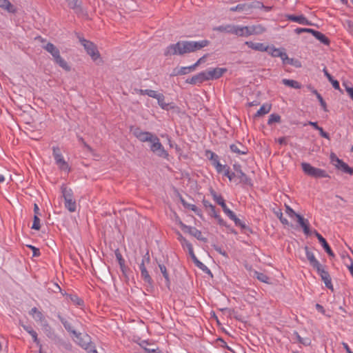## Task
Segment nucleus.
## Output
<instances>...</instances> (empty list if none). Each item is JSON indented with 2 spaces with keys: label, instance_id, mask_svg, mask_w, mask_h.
I'll list each match as a JSON object with an SVG mask.
<instances>
[{
  "label": "nucleus",
  "instance_id": "18",
  "mask_svg": "<svg viewBox=\"0 0 353 353\" xmlns=\"http://www.w3.org/2000/svg\"><path fill=\"white\" fill-rule=\"evenodd\" d=\"M287 17H288V19H289L292 21H294V22H296L301 25H309L310 24L308 20L302 14L299 15V16L290 14V15H288Z\"/></svg>",
  "mask_w": 353,
  "mask_h": 353
},
{
  "label": "nucleus",
  "instance_id": "31",
  "mask_svg": "<svg viewBox=\"0 0 353 353\" xmlns=\"http://www.w3.org/2000/svg\"><path fill=\"white\" fill-rule=\"evenodd\" d=\"M283 49L276 48L274 47L268 48L269 54L273 57H279L283 52Z\"/></svg>",
  "mask_w": 353,
  "mask_h": 353
},
{
  "label": "nucleus",
  "instance_id": "11",
  "mask_svg": "<svg viewBox=\"0 0 353 353\" xmlns=\"http://www.w3.org/2000/svg\"><path fill=\"white\" fill-rule=\"evenodd\" d=\"M316 270L323 281L325 286L329 289L333 290L331 277L329 273L325 270L324 267L321 265Z\"/></svg>",
  "mask_w": 353,
  "mask_h": 353
},
{
  "label": "nucleus",
  "instance_id": "17",
  "mask_svg": "<svg viewBox=\"0 0 353 353\" xmlns=\"http://www.w3.org/2000/svg\"><path fill=\"white\" fill-rule=\"evenodd\" d=\"M181 245L183 246V248L184 249L186 248L188 250L189 254L191 256L192 259L197 263L198 266H200V265H202V263L197 260V259L194 253L192 245L188 241H187L185 239V242L181 243Z\"/></svg>",
  "mask_w": 353,
  "mask_h": 353
},
{
  "label": "nucleus",
  "instance_id": "63",
  "mask_svg": "<svg viewBox=\"0 0 353 353\" xmlns=\"http://www.w3.org/2000/svg\"><path fill=\"white\" fill-rule=\"evenodd\" d=\"M346 92L350 95V98L353 100V87H347Z\"/></svg>",
  "mask_w": 353,
  "mask_h": 353
},
{
  "label": "nucleus",
  "instance_id": "4",
  "mask_svg": "<svg viewBox=\"0 0 353 353\" xmlns=\"http://www.w3.org/2000/svg\"><path fill=\"white\" fill-rule=\"evenodd\" d=\"M301 168L304 173L314 178H328L330 175L323 169L315 168L308 163H301Z\"/></svg>",
  "mask_w": 353,
  "mask_h": 353
},
{
  "label": "nucleus",
  "instance_id": "19",
  "mask_svg": "<svg viewBox=\"0 0 353 353\" xmlns=\"http://www.w3.org/2000/svg\"><path fill=\"white\" fill-rule=\"evenodd\" d=\"M245 45H247L249 48L257 51L265 52L268 50V47L265 46L263 43H261L246 41Z\"/></svg>",
  "mask_w": 353,
  "mask_h": 353
},
{
  "label": "nucleus",
  "instance_id": "51",
  "mask_svg": "<svg viewBox=\"0 0 353 353\" xmlns=\"http://www.w3.org/2000/svg\"><path fill=\"white\" fill-rule=\"evenodd\" d=\"M206 57L207 55H204L200 59H199L198 61L194 64H193L194 69L202 63H204L205 61Z\"/></svg>",
  "mask_w": 353,
  "mask_h": 353
},
{
  "label": "nucleus",
  "instance_id": "7",
  "mask_svg": "<svg viewBox=\"0 0 353 353\" xmlns=\"http://www.w3.org/2000/svg\"><path fill=\"white\" fill-rule=\"evenodd\" d=\"M150 150L152 152L161 158L168 159V153L161 143L159 139L156 136L151 141Z\"/></svg>",
  "mask_w": 353,
  "mask_h": 353
},
{
  "label": "nucleus",
  "instance_id": "28",
  "mask_svg": "<svg viewBox=\"0 0 353 353\" xmlns=\"http://www.w3.org/2000/svg\"><path fill=\"white\" fill-rule=\"evenodd\" d=\"M156 99L157 100L159 105L162 109L168 110L169 108V104L165 102V97L163 94L160 93Z\"/></svg>",
  "mask_w": 353,
  "mask_h": 353
},
{
  "label": "nucleus",
  "instance_id": "26",
  "mask_svg": "<svg viewBox=\"0 0 353 353\" xmlns=\"http://www.w3.org/2000/svg\"><path fill=\"white\" fill-rule=\"evenodd\" d=\"M0 7L10 12H14L15 8L8 0H0Z\"/></svg>",
  "mask_w": 353,
  "mask_h": 353
},
{
  "label": "nucleus",
  "instance_id": "48",
  "mask_svg": "<svg viewBox=\"0 0 353 353\" xmlns=\"http://www.w3.org/2000/svg\"><path fill=\"white\" fill-rule=\"evenodd\" d=\"M295 32L297 34H301L302 32H310L313 34V32H314V30L310 29V28H298L295 30Z\"/></svg>",
  "mask_w": 353,
  "mask_h": 353
},
{
  "label": "nucleus",
  "instance_id": "24",
  "mask_svg": "<svg viewBox=\"0 0 353 353\" xmlns=\"http://www.w3.org/2000/svg\"><path fill=\"white\" fill-rule=\"evenodd\" d=\"M282 83L286 86L291 87L295 89H299L301 88V85L298 81L294 80L283 79L282 80Z\"/></svg>",
  "mask_w": 353,
  "mask_h": 353
},
{
  "label": "nucleus",
  "instance_id": "21",
  "mask_svg": "<svg viewBox=\"0 0 353 353\" xmlns=\"http://www.w3.org/2000/svg\"><path fill=\"white\" fill-rule=\"evenodd\" d=\"M181 202L183 203V205L185 208L193 211L199 216H202L201 210L196 205L192 204V203H188L186 201H185L184 200H182Z\"/></svg>",
  "mask_w": 353,
  "mask_h": 353
},
{
  "label": "nucleus",
  "instance_id": "16",
  "mask_svg": "<svg viewBox=\"0 0 353 353\" xmlns=\"http://www.w3.org/2000/svg\"><path fill=\"white\" fill-rule=\"evenodd\" d=\"M297 221L303 228L304 233L306 235H309L310 234V223L307 219H305L302 216L297 215Z\"/></svg>",
  "mask_w": 353,
  "mask_h": 353
},
{
  "label": "nucleus",
  "instance_id": "36",
  "mask_svg": "<svg viewBox=\"0 0 353 353\" xmlns=\"http://www.w3.org/2000/svg\"><path fill=\"white\" fill-rule=\"evenodd\" d=\"M159 269L161 270V272L162 273L163 276L165 279L167 285H169V284H170V279H169V276H168V274L167 272V270H166L165 266L163 265H159Z\"/></svg>",
  "mask_w": 353,
  "mask_h": 353
},
{
  "label": "nucleus",
  "instance_id": "22",
  "mask_svg": "<svg viewBox=\"0 0 353 353\" xmlns=\"http://www.w3.org/2000/svg\"><path fill=\"white\" fill-rule=\"evenodd\" d=\"M54 62L58 64L61 68H63L65 71H70V67L67 63V61L63 59L61 55L55 59Z\"/></svg>",
  "mask_w": 353,
  "mask_h": 353
},
{
  "label": "nucleus",
  "instance_id": "59",
  "mask_svg": "<svg viewBox=\"0 0 353 353\" xmlns=\"http://www.w3.org/2000/svg\"><path fill=\"white\" fill-rule=\"evenodd\" d=\"M215 219L217 220L218 223L221 225H225V222L224 220L220 216L219 214H215Z\"/></svg>",
  "mask_w": 353,
  "mask_h": 353
},
{
  "label": "nucleus",
  "instance_id": "39",
  "mask_svg": "<svg viewBox=\"0 0 353 353\" xmlns=\"http://www.w3.org/2000/svg\"><path fill=\"white\" fill-rule=\"evenodd\" d=\"M276 216L279 219L280 221L285 225H288L289 222L287 219L283 216V213L281 210L276 211L275 212Z\"/></svg>",
  "mask_w": 353,
  "mask_h": 353
},
{
  "label": "nucleus",
  "instance_id": "8",
  "mask_svg": "<svg viewBox=\"0 0 353 353\" xmlns=\"http://www.w3.org/2000/svg\"><path fill=\"white\" fill-rule=\"evenodd\" d=\"M263 31L264 29L261 26H239L238 36L248 37L252 34L261 33Z\"/></svg>",
  "mask_w": 353,
  "mask_h": 353
},
{
  "label": "nucleus",
  "instance_id": "15",
  "mask_svg": "<svg viewBox=\"0 0 353 353\" xmlns=\"http://www.w3.org/2000/svg\"><path fill=\"white\" fill-rule=\"evenodd\" d=\"M43 48L52 56L54 60L60 56L59 50L53 43H48Z\"/></svg>",
  "mask_w": 353,
  "mask_h": 353
},
{
  "label": "nucleus",
  "instance_id": "6",
  "mask_svg": "<svg viewBox=\"0 0 353 353\" xmlns=\"http://www.w3.org/2000/svg\"><path fill=\"white\" fill-rule=\"evenodd\" d=\"M62 194L65 200V207L70 212H75L77 210V203L73 199L72 190L67 188H62Z\"/></svg>",
  "mask_w": 353,
  "mask_h": 353
},
{
  "label": "nucleus",
  "instance_id": "20",
  "mask_svg": "<svg viewBox=\"0 0 353 353\" xmlns=\"http://www.w3.org/2000/svg\"><path fill=\"white\" fill-rule=\"evenodd\" d=\"M334 166L344 172L353 174V169L349 167V165L342 160H339L338 163H334Z\"/></svg>",
  "mask_w": 353,
  "mask_h": 353
},
{
  "label": "nucleus",
  "instance_id": "1",
  "mask_svg": "<svg viewBox=\"0 0 353 353\" xmlns=\"http://www.w3.org/2000/svg\"><path fill=\"white\" fill-rule=\"evenodd\" d=\"M209 44V41L201 40L199 41H182L175 44L169 46L165 52V55H183L184 54L194 52Z\"/></svg>",
  "mask_w": 353,
  "mask_h": 353
},
{
  "label": "nucleus",
  "instance_id": "5",
  "mask_svg": "<svg viewBox=\"0 0 353 353\" xmlns=\"http://www.w3.org/2000/svg\"><path fill=\"white\" fill-rule=\"evenodd\" d=\"M52 152L55 163L58 168L62 171L69 172L70 168L68 163L65 161L64 157L61 152L60 148L59 147H53Z\"/></svg>",
  "mask_w": 353,
  "mask_h": 353
},
{
  "label": "nucleus",
  "instance_id": "12",
  "mask_svg": "<svg viewBox=\"0 0 353 353\" xmlns=\"http://www.w3.org/2000/svg\"><path fill=\"white\" fill-rule=\"evenodd\" d=\"M305 255L306 257L310 264V265L315 270L319 268L322 265L319 263V261L316 259L314 254L310 250L308 247L305 248Z\"/></svg>",
  "mask_w": 353,
  "mask_h": 353
},
{
  "label": "nucleus",
  "instance_id": "25",
  "mask_svg": "<svg viewBox=\"0 0 353 353\" xmlns=\"http://www.w3.org/2000/svg\"><path fill=\"white\" fill-rule=\"evenodd\" d=\"M313 36L324 44L328 45L330 43L329 39L319 31L314 30V32H313Z\"/></svg>",
  "mask_w": 353,
  "mask_h": 353
},
{
  "label": "nucleus",
  "instance_id": "34",
  "mask_svg": "<svg viewBox=\"0 0 353 353\" xmlns=\"http://www.w3.org/2000/svg\"><path fill=\"white\" fill-rule=\"evenodd\" d=\"M296 337L297 341L304 345H310L311 344V339L308 337L302 338L298 333H296Z\"/></svg>",
  "mask_w": 353,
  "mask_h": 353
},
{
  "label": "nucleus",
  "instance_id": "42",
  "mask_svg": "<svg viewBox=\"0 0 353 353\" xmlns=\"http://www.w3.org/2000/svg\"><path fill=\"white\" fill-rule=\"evenodd\" d=\"M313 93L316 96L318 100L319 101L321 106L323 107V108L326 110V103L324 101L323 97H321V95L317 92L316 90H313Z\"/></svg>",
  "mask_w": 353,
  "mask_h": 353
},
{
  "label": "nucleus",
  "instance_id": "30",
  "mask_svg": "<svg viewBox=\"0 0 353 353\" xmlns=\"http://www.w3.org/2000/svg\"><path fill=\"white\" fill-rule=\"evenodd\" d=\"M194 68L193 66V65H190V66H188V67H181L180 68L178 71L175 73L176 75H183V74H186L189 72H190L191 71H193L194 70Z\"/></svg>",
  "mask_w": 353,
  "mask_h": 353
},
{
  "label": "nucleus",
  "instance_id": "29",
  "mask_svg": "<svg viewBox=\"0 0 353 353\" xmlns=\"http://www.w3.org/2000/svg\"><path fill=\"white\" fill-rule=\"evenodd\" d=\"M239 147L243 148L240 143L238 144H232L230 145V150L232 152L236 153V154H247V150H242L239 148Z\"/></svg>",
  "mask_w": 353,
  "mask_h": 353
},
{
  "label": "nucleus",
  "instance_id": "38",
  "mask_svg": "<svg viewBox=\"0 0 353 353\" xmlns=\"http://www.w3.org/2000/svg\"><path fill=\"white\" fill-rule=\"evenodd\" d=\"M198 74H199V77H200V81L203 82L205 81L210 80L208 70L201 72L199 73Z\"/></svg>",
  "mask_w": 353,
  "mask_h": 353
},
{
  "label": "nucleus",
  "instance_id": "60",
  "mask_svg": "<svg viewBox=\"0 0 353 353\" xmlns=\"http://www.w3.org/2000/svg\"><path fill=\"white\" fill-rule=\"evenodd\" d=\"M283 63H285L286 61L289 60V58L288 57V54L285 52L284 50H283L281 57H279Z\"/></svg>",
  "mask_w": 353,
  "mask_h": 353
},
{
  "label": "nucleus",
  "instance_id": "61",
  "mask_svg": "<svg viewBox=\"0 0 353 353\" xmlns=\"http://www.w3.org/2000/svg\"><path fill=\"white\" fill-rule=\"evenodd\" d=\"M320 132V134L324 137V138H326V139H329V135L327 132H324L323 129L321 128V127H319L318 128V130Z\"/></svg>",
  "mask_w": 353,
  "mask_h": 353
},
{
  "label": "nucleus",
  "instance_id": "23",
  "mask_svg": "<svg viewBox=\"0 0 353 353\" xmlns=\"http://www.w3.org/2000/svg\"><path fill=\"white\" fill-rule=\"evenodd\" d=\"M272 105L270 103L263 104L256 112V117H260L266 114L271 110Z\"/></svg>",
  "mask_w": 353,
  "mask_h": 353
},
{
  "label": "nucleus",
  "instance_id": "50",
  "mask_svg": "<svg viewBox=\"0 0 353 353\" xmlns=\"http://www.w3.org/2000/svg\"><path fill=\"white\" fill-rule=\"evenodd\" d=\"M257 279L259 280L264 282V283H268V279H269L268 277L266 275H265V274H263L262 273L258 274Z\"/></svg>",
  "mask_w": 353,
  "mask_h": 353
},
{
  "label": "nucleus",
  "instance_id": "44",
  "mask_svg": "<svg viewBox=\"0 0 353 353\" xmlns=\"http://www.w3.org/2000/svg\"><path fill=\"white\" fill-rule=\"evenodd\" d=\"M236 173H237L239 178L241 179V181H243L245 183H249V179L243 172H242L240 170V171H237Z\"/></svg>",
  "mask_w": 353,
  "mask_h": 353
},
{
  "label": "nucleus",
  "instance_id": "45",
  "mask_svg": "<svg viewBox=\"0 0 353 353\" xmlns=\"http://www.w3.org/2000/svg\"><path fill=\"white\" fill-rule=\"evenodd\" d=\"M215 163L216 164L214 165V167L215 168L216 171L219 173L223 172V171L225 169V168L226 167V165H222L219 161H216Z\"/></svg>",
  "mask_w": 353,
  "mask_h": 353
},
{
  "label": "nucleus",
  "instance_id": "43",
  "mask_svg": "<svg viewBox=\"0 0 353 353\" xmlns=\"http://www.w3.org/2000/svg\"><path fill=\"white\" fill-rule=\"evenodd\" d=\"M285 213L291 218L296 217L297 219V215H299V214H296L290 206L286 205L285 209Z\"/></svg>",
  "mask_w": 353,
  "mask_h": 353
},
{
  "label": "nucleus",
  "instance_id": "53",
  "mask_svg": "<svg viewBox=\"0 0 353 353\" xmlns=\"http://www.w3.org/2000/svg\"><path fill=\"white\" fill-rule=\"evenodd\" d=\"M214 250L218 253H219L220 254L223 255L225 257H228L227 253L224 250H223L220 247L214 245Z\"/></svg>",
  "mask_w": 353,
  "mask_h": 353
},
{
  "label": "nucleus",
  "instance_id": "58",
  "mask_svg": "<svg viewBox=\"0 0 353 353\" xmlns=\"http://www.w3.org/2000/svg\"><path fill=\"white\" fill-rule=\"evenodd\" d=\"M330 159H331V162L334 165V163H338V161L339 160H341L340 159H339L335 154L334 153H332L331 155H330Z\"/></svg>",
  "mask_w": 353,
  "mask_h": 353
},
{
  "label": "nucleus",
  "instance_id": "35",
  "mask_svg": "<svg viewBox=\"0 0 353 353\" xmlns=\"http://www.w3.org/2000/svg\"><path fill=\"white\" fill-rule=\"evenodd\" d=\"M81 341H79V344L83 347L84 349H87L88 347V344L90 341L89 336L88 335L83 336V338L81 339Z\"/></svg>",
  "mask_w": 353,
  "mask_h": 353
},
{
  "label": "nucleus",
  "instance_id": "10",
  "mask_svg": "<svg viewBox=\"0 0 353 353\" xmlns=\"http://www.w3.org/2000/svg\"><path fill=\"white\" fill-rule=\"evenodd\" d=\"M134 135L137 139H138L141 142H150L153 140V138L156 137V135L153 134L150 132L142 131L139 129H136L134 132Z\"/></svg>",
  "mask_w": 353,
  "mask_h": 353
},
{
  "label": "nucleus",
  "instance_id": "40",
  "mask_svg": "<svg viewBox=\"0 0 353 353\" xmlns=\"http://www.w3.org/2000/svg\"><path fill=\"white\" fill-rule=\"evenodd\" d=\"M141 276L142 278L144 279V281L148 283H151L152 282V279L148 273V272L147 271V270H143L142 271H141Z\"/></svg>",
  "mask_w": 353,
  "mask_h": 353
},
{
  "label": "nucleus",
  "instance_id": "56",
  "mask_svg": "<svg viewBox=\"0 0 353 353\" xmlns=\"http://www.w3.org/2000/svg\"><path fill=\"white\" fill-rule=\"evenodd\" d=\"M330 82L332 83V85L334 89L340 90V85H339V83L338 81L332 79V80L330 81Z\"/></svg>",
  "mask_w": 353,
  "mask_h": 353
},
{
  "label": "nucleus",
  "instance_id": "49",
  "mask_svg": "<svg viewBox=\"0 0 353 353\" xmlns=\"http://www.w3.org/2000/svg\"><path fill=\"white\" fill-rule=\"evenodd\" d=\"M239 26H232L230 25V30H229V33L234 34L236 35H239Z\"/></svg>",
  "mask_w": 353,
  "mask_h": 353
},
{
  "label": "nucleus",
  "instance_id": "3",
  "mask_svg": "<svg viewBox=\"0 0 353 353\" xmlns=\"http://www.w3.org/2000/svg\"><path fill=\"white\" fill-rule=\"evenodd\" d=\"M80 42L84 47L87 53L91 57L93 61L97 63V64H101L103 63L100 53L97 46L93 43L84 39H80Z\"/></svg>",
  "mask_w": 353,
  "mask_h": 353
},
{
  "label": "nucleus",
  "instance_id": "62",
  "mask_svg": "<svg viewBox=\"0 0 353 353\" xmlns=\"http://www.w3.org/2000/svg\"><path fill=\"white\" fill-rule=\"evenodd\" d=\"M29 247L32 250L34 256H38L40 255V252L39 249L36 248L32 245H30Z\"/></svg>",
  "mask_w": 353,
  "mask_h": 353
},
{
  "label": "nucleus",
  "instance_id": "32",
  "mask_svg": "<svg viewBox=\"0 0 353 353\" xmlns=\"http://www.w3.org/2000/svg\"><path fill=\"white\" fill-rule=\"evenodd\" d=\"M206 156L210 159L213 166L216 164V161H219L218 155L213 152L207 151Z\"/></svg>",
  "mask_w": 353,
  "mask_h": 353
},
{
  "label": "nucleus",
  "instance_id": "47",
  "mask_svg": "<svg viewBox=\"0 0 353 353\" xmlns=\"http://www.w3.org/2000/svg\"><path fill=\"white\" fill-rule=\"evenodd\" d=\"M29 334L32 336V339H33V341H34V342L37 345L41 346L40 341H39V339H38V337H37V332H36L34 330H33L32 332H30V334Z\"/></svg>",
  "mask_w": 353,
  "mask_h": 353
},
{
  "label": "nucleus",
  "instance_id": "46",
  "mask_svg": "<svg viewBox=\"0 0 353 353\" xmlns=\"http://www.w3.org/2000/svg\"><path fill=\"white\" fill-rule=\"evenodd\" d=\"M159 94V92L155 90L146 89V95L149 96L150 97L156 99Z\"/></svg>",
  "mask_w": 353,
  "mask_h": 353
},
{
  "label": "nucleus",
  "instance_id": "41",
  "mask_svg": "<svg viewBox=\"0 0 353 353\" xmlns=\"http://www.w3.org/2000/svg\"><path fill=\"white\" fill-rule=\"evenodd\" d=\"M40 228H41L40 219L37 215H34L32 228L34 230H39L40 229Z\"/></svg>",
  "mask_w": 353,
  "mask_h": 353
},
{
  "label": "nucleus",
  "instance_id": "13",
  "mask_svg": "<svg viewBox=\"0 0 353 353\" xmlns=\"http://www.w3.org/2000/svg\"><path fill=\"white\" fill-rule=\"evenodd\" d=\"M210 75V80L217 79L223 76V74L227 71L226 68H210L208 70Z\"/></svg>",
  "mask_w": 353,
  "mask_h": 353
},
{
  "label": "nucleus",
  "instance_id": "2",
  "mask_svg": "<svg viewBox=\"0 0 353 353\" xmlns=\"http://www.w3.org/2000/svg\"><path fill=\"white\" fill-rule=\"evenodd\" d=\"M212 196H213V199L214 200L219 204L221 206L222 209H223V211L224 212V213L231 219L232 220L234 223L236 225H239V226H241L242 228H244L245 227V225L243 223V222L239 219L236 217V216L235 215V214L232 211L230 210L228 206L226 205L225 203V200L223 199V198L221 196V195H218L216 194V193H213L212 194Z\"/></svg>",
  "mask_w": 353,
  "mask_h": 353
},
{
  "label": "nucleus",
  "instance_id": "9",
  "mask_svg": "<svg viewBox=\"0 0 353 353\" xmlns=\"http://www.w3.org/2000/svg\"><path fill=\"white\" fill-rule=\"evenodd\" d=\"M179 225L183 232L191 234L199 240L205 241V238L203 236L201 232L196 228L188 226L182 222H180Z\"/></svg>",
  "mask_w": 353,
  "mask_h": 353
},
{
  "label": "nucleus",
  "instance_id": "55",
  "mask_svg": "<svg viewBox=\"0 0 353 353\" xmlns=\"http://www.w3.org/2000/svg\"><path fill=\"white\" fill-rule=\"evenodd\" d=\"M218 30L221 32H228L229 33V30H230V25H228L225 26H220L217 28Z\"/></svg>",
  "mask_w": 353,
  "mask_h": 353
},
{
  "label": "nucleus",
  "instance_id": "52",
  "mask_svg": "<svg viewBox=\"0 0 353 353\" xmlns=\"http://www.w3.org/2000/svg\"><path fill=\"white\" fill-rule=\"evenodd\" d=\"M68 5L70 8H75L77 7V0H66Z\"/></svg>",
  "mask_w": 353,
  "mask_h": 353
},
{
  "label": "nucleus",
  "instance_id": "64",
  "mask_svg": "<svg viewBox=\"0 0 353 353\" xmlns=\"http://www.w3.org/2000/svg\"><path fill=\"white\" fill-rule=\"evenodd\" d=\"M276 141L281 145L286 144V138L285 137H280L276 139Z\"/></svg>",
  "mask_w": 353,
  "mask_h": 353
},
{
  "label": "nucleus",
  "instance_id": "57",
  "mask_svg": "<svg viewBox=\"0 0 353 353\" xmlns=\"http://www.w3.org/2000/svg\"><path fill=\"white\" fill-rule=\"evenodd\" d=\"M145 261H146L147 262H149L150 261V258L149 256H148L147 257L145 256L144 259H143L142 261V263L140 264V270L142 271L143 270H146V268L145 266Z\"/></svg>",
  "mask_w": 353,
  "mask_h": 353
},
{
  "label": "nucleus",
  "instance_id": "37",
  "mask_svg": "<svg viewBox=\"0 0 353 353\" xmlns=\"http://www.w3.org/2000/svg\"><path fill=\"white\" fill-rule=\"evenodd\" d=\"M198 74H199V77H200V81L203 82L205 81L210 80L208 70L201 72L199 73Z\"/></svg>",
  "mask_w": 353,
  "mask_h": 353
},
{
  "label": "nucleus",
  "instance_id": "27",
  "mask_svg": "<svg viewBox=\"0 0 353 353\" xmlns=\"http://www.w3.org/2000/svg\"><path fill=\"white\" fill-rule=\"evenodd\" d=\"M30 314L36 320L42 321L44 319L42 313L37 307H33L30 311Z\"/></svg>",
  "mask_w": 353,
  "mask_h": 353
},
{
  "label": "nucleus",
  "instance_id": "14",
  "mask_svg": "<svg viewBox=\"0 0 353 353\" xmlns=\"http://www.w3.org/2000/svg\"><path fill=\"white\" fill-rule=\"evenodd\" d=\"M314 234L317 237L319 241L321 243V245L325 249L327 254L330 256H334V254L332 250H331L330 245L327 243L326 240L316 230L314 231Z\"/></svg>",
  "mask_w": 353,
  "mask_h": 353
},
{
  "label": "nucleus",
  "instance_id": "54",
  "mask_svg": "<svg viewBox=\"0 0 353 353\" xmlns=\"http://www.w3.org/2000/svg\"><path fill=\"white\" fill-rule=\"evenodd\" d=\"M190 82L194 84L202 83V81H200V77L198 74L192 77Z\"/></svg>",
  "mask_w": 353,
  "mask_h": 353
},
{
  "label": "nucleus",
  "instance_id": "33",
  "mask_svg": "<svg viewBox=\"0 0 353 353\" xmlns=\"http://www.w3.org/2000/svg\"><path fill=\"white\" fill-rule=\"evenodd\" d=\"M281 121V117L276 114H272L270 115L268 124L272 125L274 123H279Z\"/></svg>",
  "mask_w": 353,
  "mask_h": 353
}]
</instances>
